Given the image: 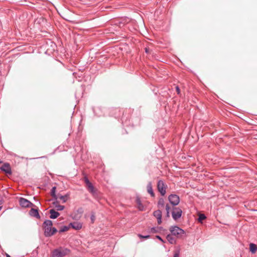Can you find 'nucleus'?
Listing matches in <instances>:
<instances>
[{"label":"nucleus","mask_w":257,"mask_h":257,"mask_svg":"<svg viewBox=\"0 0 257 257\" xmlns=\"http://www.w3.org/2000/svg\"><path fill=\"white\" fill-rule=\"evenodd\" d=\"M165 202L163 198H161L159 199V201L158 202V206L159 208H163L165 206Z\"/></svg>","instance_id":"obj_21"},{"label":"nucleus","mask_w":257,"mask_h":257,"mask_svg":"<svg viewBox=\"0 0 257 257\" xmlns=\"http://www.w3.org/2000/svg\"><path fill=\"white\" fill-rule=\"evenodd\" d=\"M180 249H177L174 251L173 257H179Z\"/></svg>","instance_id":"obj_30"},{"label":"nucleus","mask_w":257,"mask_h":257,"mask_svg":"<svg viewBox=\"0 0 257 257\" xmlns=\"http://www.w3.org/2000/svg\"><path fill=\"white\" fill-rule=\"evenodd\" d=\"M153 215L157 219L158 224H160L162 223V211L159 209L156 210L154 212Z\"/></svg>","instance_id":"obj_9"},{"label":"nucleus","mask_w":257,"mask_h":257,"mask_svg":"<svg viewBox=\"0 0 257 257\" xmlns=\"http://www.w3.org/2000/svg\"><path fill=\"white\" fill-rule=\"evenodd\" d=\"M1 209H2V207H1V206H0V210H1Z\"/></svg>","instance_id":"obj_41"},{"label":"nucleus","mask_w":257,"mask_h":257,"mask_svg":"<svg viewBox=\"0 0 257 257\" xmlns=\"http://www.w3.org/2000/svg\"><path fill=\"white\" fill-rule=\"evenodd\" d=\"M56 187L54 186L52 187L51 191V195L52 196L53 199L56 200L58 199V195L56 194Z\"/></svg>","instance_id":"obj_19"},{"label":"nucleus","mask_w":257,"mask_h":257,"mask_svg":"<svg viewBox=\"0 0 257 257\" xmlns=\"http://www.w3.org/2000/svg\"><path fill=\"white\" fill-rule=\"evenodd\" d=\"M54 200H55V201L53 202V204L56 207V206L59 205V202L57 201V199H56V200L54 199Z\"/></svg>","instance_id":"obj_35"},{"label":"nucleus","mask_w":257,"mask_h":257,"mask_svg":"<svg viewBox=\"0 0 257 257\" xmlns=\"http://www.w3.org/2000/svg\"><path fill=\"white\" fill-rule=\"evenodd\" d=\"M69 226L76 230H79L82 228V224L78 222H71L69 224Z\"/></svg>","instance_id":"obj_13"},{"label":"nucleus","mask_w":257,"mask_h":257,"mask_svg":"<svg viewBox=\"0 0 257 257\" xmlns=\"http://www.w3.org/2000/svg\"><path fill=\"white\" fill-rule=\"evenodd\" d=\"M52 226L44 229V235L46 237H50V232L52 230Z\"/></svg>","instance_id":"obj_20"},{"label":"nucleus","mask_w":257,"mask_h":257,"mask_svg":"<svg viewBox=\"0 0 257 257\" xmlns=\"http://www.w3.org/2000/svg\"><path fill=\"white\" fill-rule=\"evenodd\" d=\"M84 179V182H85L86 186L87 185L89 184L90 183H91V182L89 181V180L87 177H85Z\"/></svg>","instance_id":"obj_32"},{"label":"nucleus","mask_w":257,"mask_h":257,"mask_svg":"<svg viewBox=\"0 0 257 257\" xmlns=\"http://www.w3.org/2000/svg\"><path fill=\"white\" fill-rule=\"evenodd\" d=\"M68 197V195H58V198H59L60 199L63 203H65L67 201V198Z\"/></svg>","instance_id":"obj_22"},{"label":"nucleus","mask_w":257,"mask_h":257,"mask_svg":"<svg viewBox=\"0 0 257 257\" xmlns=\"http://www.w3.org/2000/svg\"><path fill=\"white\" fill-rule=\"evenodd\" d=\"M166 238L169 242L172 244H175L176 242V239L172 234H168L166 236Z\"/></svg>","instance_id":"obj_16"},{"label":"nucleus","mask_w":257,"mask_h":257,"mask_svg":"<svg viewBox=\"0 0 257 257\" xmlns=\"http://www.w3.org/2000/svg\"><path fill=\"white\" fill-rule=\"evenodd\" d=\"M4 202V199L3 197L0 195V205H2Z\"/></svg>","instance_id":"obj_37"},{"label":"nucleus","mask_w":257,"mask_h":257,"mask_svg":"<svg viewBox=\"0 0 257 257\" xmlns=\"http://www.w3.org/2000/svg\"><path fill=\"white\" fill-rule=\"evenodd\" d=\"M180 249H177L174 251L173 257H179Z\"/></svg>","instance_id":"obj_29"},{"label":"nucleus","mask_w":257,"mask_h":257,"mask_svg":"<svg viewBox=\"0 0 257 257\" xmlns=\"http://www.w3.org/2000/svg\"><path fill=\"white\" fill-rule=\"evenodd\" d=\"M83 213V209L82 207H80L75 212L72 214V217L73 219L78 220L81 217Z\"/></svg>","instance_id":"obj_7"},{"label":"nucleus","mask_w":257,"mask_h":257,"mask_svg":"<svg viewBox=\"0 0 257 257\" xmlns=\"http://www.w3.org/2000/svg\"><path fill=\"white\" fill-rule=\"evenodd\" d=\"M156 238L160 240L162 242H165V240L162 238V237L159 235H156Z\"/></svg>","instance_id":"obj_33"},{"label":"nucleus","mask_w":257,"mask_h":257,"mask_svg":"<svg viewBox=\"0 0 257 257\" xmlns=\"http://www.w3.org/2000/svg\"><path fill=\"white\" fill-rule=\"evenodd\" d=\"M19 204L22 207L28 208L34 206L30 201L23 197L19 199Z\"/></svg>","instance_id":"obj_6"},{"label":"nucleus","mask_w":257,"mask_h":257,"mask_svg":"<svg viewBox=\"0 0 257 257\" xmlns=\"http://www.w3.org/2000/svg\"><path fill=\"white\" fill-rule=\"evenodd\" d=\"M87 188L88 191L94 196L97 195V191L94 188L92 184L91 183L87 185Z\"/></svg>","instance_id":"obj_12"},{"label":"nucleus","mask_w":257,"mask_h":257,"mask_svg":"<svg viewBox=\"0 0 257 257\" xmlns=\"http://www.w3.org/2000/svg\"><path fill=\"white\" fill-rule=\"evenodd\" d=\"M170 203L173 206L177 205L180 202V198L176 194H172L168 196Z\"/></svg>","instance_id":"obj_5"},{"label":"nucleus","mask_w":257,"mask_h":257,"mask_svg":"<svg viewBox=\"0 0 257 257\" xmlns=\"http://www.w3.org/2000/svg\"><path fill=\"white\" fill-rule=\"evenodd\" d=\"M29 214L31 216L34 217L37 219H40L41 217L38 210L37 209L31 208L29 211Z\"/></svg>","instance_id":"obj_11"},{"label":"nucleus","mask_w":257,"mask_h":257,"mask_svg":"<svg viewBox=\"0 0 257 257\" xmlns=\"http://www.w3.org/2000/svg\"><path fill=\"white\" fill-rule=\"evenodd\" d=\"M145 52H146V53H149V49L147 48H145Z\"/></svg>","instance_id":"obj_39"},{"label":"nucleus","mask_w":257,"mask_h":257,"mask_svg":"<svg viewBox=\"0 0 257 257\" xmlns=\"http://www.w3.org/2000/svg\"><path fill=\"white\" fill-rule=\"evenodd\" d=\"M6 257H11L9 254H7Z\"/></svg>","instance_id":"obj_40"},{"label":"nucleus","mask_w":257,"mask_h":257,"mask_svg":"<svg viewBox=\"0 0 257 257\" xmlns=\"http://www.w3.org/2000/svg\"><path fill=\"white\" fill-rule=\"evenodd\" d=\"M90 219H91V222L92 223H93L95 219V213L94 212H91V216H90Z\"/></svg>","instance_id":"obj_31"},{"label":"nucleus","mask_w":257,"mask_h":257,"mask_svg":"<svg viewBox=\"0 0 257 257\" xmlns=\"http://www.w3.org/2000/svg\"><path fill=\"white\" fill-rule=\"evenodd\" d=\"M70 227V226H63L61 227L60 229L59 230V232H63L65 231H67Z\"/></svg>","instance_id":"obj_24"},{"label":"nucleus","mask_w":257,"mask_h":257,"mask_svg":"<svg viewBox=\"0 0 257 257\" xmlns=\"http://www.w3.org/2000/svg\"><path fill=\"white\" fill-rule=\"evenodd\" d=\"M147 191L148 192L151 194V195L152 196V197H154L155 196V194L153 192V187H152V183L151 182H149L148 183V185H147Z\"/></svg>","instance_id":"obj_15"},{"label":"nucleus","mask_w":257,"mask_h":257,"mask_svg":"<svg viewBox=\"0 0 257 257\" xmlns=\"http://www.w3.org/2000/svg\"><path fill=\"white\" fill-rule=\"evenodd\" d=\"M136 202H137V205H138V209L140 210H143V209H144V206L142 204L140 199L139 198L137 199Z\"/></svg>","instance_id":"obj_23"},{"label":"nucleus","mask_w":257,"mask_h":257,"mask_svg":"<svg viewBox=\"0 0 257 257\" xmlns=\"http://www.w3.org/2000/svg\"><path fill=\"white\" fill-rule=\"evenodd\" d=\"M69 252L70 250L69 249L60 247L53 250L51 257H63Z\"/></svg>","instance_id":"obj_1"},{"label":"nucleus","mask_w":257,"mask_h":257,"mask_svg":"<svg viewBox=\"0 0 257 257\" xmlns=\"http://www.w3.org/2000/svg\"><path fill=\"white\" fill-rule=\"evenodd\" d=\"M205 218L206 216L204 214H200L198 217V221L199 222H202Z\"/></svg>","instance_id":"obj_25"},{"label":"nucleus","mask_w":257,"mask_h":257,"mask_svg":"<svg viewBox=\"0 0 257 257\" xmlns=\"http://www.w3.org/2000/svg\"><path fill=\"white\" fill-rule=\"evenodd\" d=\"M182 214V211L179 207H173L172 212V216L174 220L179 219Z\"/></svg>","instance_id":"obj_4"},{"label":"nucleus","mask_w":257,"mask_h":257,"mask_svg":"<svg viewBox=\"0 0 257 257\" xmlns=\"http://www.w3.org/2000/svg\"><path fill=\"white\" fill-rule=\"evenodd\" d=\"M2 163V161H0V163Z\"/></svg>","instance_id":"obj_42"},{"label":"nucleus","mask_w":257,"mask_h":257,"mask_svg":"<svg viewBox=\"0 0 257 257\" xmlns=\"http://www.w3.org/2000/svg\"><path fill=\"white\" fill-rule=\"evenodd\" d=\"M165 209H166V212L167 211H170V207L169 206V205L168 204H166V206H165Z\"/></svg>","instance_id":"obj_34"},{"label":"nucleus","mask_w":257,"mask_h":257,"mask_svg":"<svg viewBox=\"0 0 257 257\" xmlns=\"http://www.w3.org/2000/svg\"><path fill=\"white\" fill-rule=\"evenodd\" d=\"M167 188V186L163 180H160L158 181L157 188L162 196H164L166 194Z\"/></svg>","instance_id":"obj_3"},{"label":"nucleus","mask_w":257,"mask_h":257,"mask_svg":"<svg viewBox=\"0 0 257 257\" xmlns=\"http://www.w3.org/2000/svg\"><path fill=\"white\" fill-rule=\"evenodd\" d=\"M176 91H177V94H180V88H179V86H177L176 87Z\"/></svg>","instance_id":"obj_36"},{"label":"nucleus","mask_w":257,"mask_h":257,"mask_svg":"<svg viewBox=\"0 0 257 257\" xmlns=\"http://www.w3.org/2000/svg\"><path fill=\"white\" fill-rule=\"evenodd\" d=\"M0 170L7 174L11 175L12 173L10 165L8 163H5L0 167Z\"/></svg>","instance_id":"obj_8"},{"label":"nucleus","mask_w":257,"mask_h":257,"mask_svg":"<svg viewBox=\"0 0 257 257\" xmlns=\"http://www.w3.org/2000/svg\"><path fill=\"white\" fill-rule=\"evenodd\" d=\"M52 225L53 222L50 220H46L43 223V227L44 229L52 226Z\"/></svg>","instance_id":"obj_17"},{"label":"nucleus","mask_w":257,"mask_h":257,"mask_svg":"<svg viewBox=\"0 0 257 257\" xmlns=\"http://www.w3.org/2000/svg\"><path fill=\"white\" fill-rule=\"evenodd\" d=\"M56 208L58 211H62L64 209L65 207L63 205H61L59 204L56 206Z\"/></svg>","instance_id":"obj_27"},{"label":"nucleus","mask_w":257,"mask_h":257,"mask_svg":"<svg viewBox=\"0 0 257 257\" xmlns=\"http://www.w3.org/2000/svg\"><path fill=\"white\" fill-rule=\"evenodd\" d=\"M57 232V229L55 227H52L51 231L50 232V236H52Z\"/></svg>","instance_id":"obj_28"},{"label":"nucleus","mask_w":257,"mask_h":257,"mask_svg":"<svg viewBox=\"0 0 257 257\" xmlns=\"http://www.w3.org/2000/svg\"><path fill=\"white\" fill-rule=\"evenodd\" d=\"M162 230H165V229H164L162 227L156 226L153 227L149 229L148 230V232L150 233H156L161 232Z\"/></svg>","instance_id":"obj_10"},{"label":"nucleus","mask_w":257,"mask_h":257,"mask_svg":"<svg viewBox=\"0 0 257 257\" xmlns=\"http://www.w3.org/2000/svg\"><path fill=\"white\" fill-rule=\"evenodd\" d=\"M170 215V211L166 212V217H169Z\"/></svg>","instance_id":"obj_38"},{"label":"nucleus","mask_w":257,"mask_h":257,"mask_svg":"<svg viewBox=\"0 0 257 257\" xmlns=\"http://www.w3.org/2000/svg\"><path fill=\"white\" fill-rule=\"evenodd\" d=\"M138 236L140 238H144V239H148V238H149L150 237V235H142L141 234H138Z\"/></svg>","instance_id":"obj_26"},{"label":"nucleus","mask_w":257,"mask_h":257,"mask_svg":"<svg viewBox=\"0 0 257 257\" xmlns=\"http://www.w3.org/2000/svg\"><path fill=\"white\" fill-rule=\"evenodd\" d=\"M257 250V245L253 243H250L249 244V251L251 252V253L254 254L256 252Z\"/></svg>","instance_id":"obj_18"},{"label":"nucleus","mask_w":257,"mask_h":257,"mask_svg":"<svg viewBox=\"0 0 257 257\" xmlns=\"http://www.w3.org/2000/svg\"><path fill=\"white\" fill-rule=\"evenodd\" d=\"M171 234L179 238L185 234V231L177 226H172L170 227Z\"/></svg>","instance_id":"obj_2"},{"label":"nucleus","mask_w":257,"mask_h":257,"mask_svg":"<svg viewBox=\"0 0 257 257\" xmlns=\"http://www.w3.org/2000/svg\"><path fill=\"white\" fill-rule=\"evenodd\" d=\"M49 212L50 214V218L51 219H55L60 215V213L53 209H50Z\"/></svg>","instance_id":"obj_14"}]
</instances>
